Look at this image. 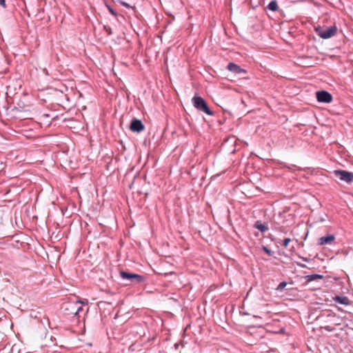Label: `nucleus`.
I'll list each match as a JSON object with an SVG mask.
<instances>
[{"label": "nucleus", "mask_w": 353, "mask_h": 353, "mask_svg": "<svg viewBox=\"0 0 353 353\" xmlns=\"http://www.w3.org/2000/svg\"><path fill=\"white\" fill-rule=\"evenodd\" d=\"M193 105L196 109L201 112H203L208 115H213V112L208 107L206 101L201 97L194 96L192 99Z\"/></svg>", "instance_id": "f257e3e1"}, {"label": "nucleus", "mask_w": 353, "mask_h": 353, "mask_svg": "<svg viewBox=\"0 0 353 353\" xmlns=\"http://www.w3.org/2000/svg\"><path fill=\"white\" fill-rule=\"evenodd\" d=\"M315 32L321 38L327 39L336 34L337 28L335 26L327 27L325 29L319 26L315 28Z\"/></svg>", "instance_id": "f03ea898"}, {"label": "nucleus", "mask_w": 353, "mask_h": 353, "mask_svg": "<svg viewBox=\"0 0 353 353\" xmlns=\"http://www.w3.org/2000/svg\"><path fill=\"white\" fill-rule=\"evenodd\" d=\"M120 275L123 279L128 280L135 284L141 283L145 281L144 276L138 274L121 271L120 272Z\"/></svg>", "instance_id": "7ed1b4c3"}, {"label": "nucleus", "mask_w": 353, "mask_h": 353, "mask_svg": "<svg viewBox=\"0 0 353 353\" xmlns=\"http://www.w3.org/2000/svg\"><path fill=\"white\" fill-rule=\"evenodd\" d=\"M335 176L339 177L340 180L350 183L353 181V172L343 170H336L333 172Z\"/></svg>", "instance_id": "20e7f679"}, {"label": "nucleus", "mask_w": 353, "mask_h": 353, "mask_svg": "<svg viewBox=\"0 0 353 353\" xmlns=\"http://www.w3.org/2000/svg\"><path fill=\"white\" fill-rule=\"evenodd\" d=\"M316 99L321 103H330L332 101V94L325 90L317 91L316 92Z\"/></svg>", "instance_id": "39448f33"}, {"label": "nucleus", "mask_w": 353, "mask_h": 353, "mask_svg": "<svg viewBox=\"0 0 353 353\" xmlns=\"http://www.w3.org/2000/svg\"><path fill=\"white\" fill-rule=\"evenodd\" d=\"M144 128L145 126L141 120L136 118L132 119L130 125V129L131 131L139 133L143 131Z\"/></svg>", "instance_id": "423d86ee"}, {"label": "nucleus", "mask_w": 353, "mask_h": 353, "mask_svg": "<svg viewBox=\"0 0 353 353\" xmlns=\"http://www.w3.org/2000/svg\"><path fill=\"white\" fill-rule=\"evenodd\" d=\"M335 236L334 234H329L325 236H322L318 239V245H323L327 244H332L334 242Z\"/></svg>", "instance_id": "0eeeda50"}, {"label": "nucleus", "mask_w": 353, "mask_h": 353, "mask_svg": "<svg viewBox=\"0 0 353 353\" xmlns=\"http://www.w3.org/2000/svg\"><path fill=\"white\" fill-rule=\"evenodd\" d=\"M227 69L234 74L246 73L245 70L241 68L239 65L234 63H228Z\"/></svg>", "instance_id": "6e6552de"}, {"label": "nucleus", "mask_w": 353, "mask_h": 353, "mask_svg": "<svg viewBox=\"0 0 353 353\" xmlns=\"http://www.w3.org/2000/svg\"><path fill=\"white\" fill-rule=\"evenodd\" d=\"M333 300L339 304L344 305H349L351 304V301L350 299L345 296H335L333 297Z\"/></svg>", "instance_id": "1a4fd4ad"}, {"label": "nucleus", "mask_w": 353, "mask_h": 353, "mask_svg": "<svg viewBox=\"0 0 353 353\" xmlns=\"http://www.w3.org/2000/svg\"><path fill=\"white\" fill-rule=\"evenodd\" d=\"M79 301H77L69 305L70 309H72V313L74 314V316H77L79 312L82 310V307L79 305Z\"/></svg>", "instance_id": "9d476101"}, {"label": "nucleus", "mask_w": 353, "mask_h": 353, "mask_svg": "<svg viewBox=\"0 0 353 353\" xmlns=\"http://www.w3.org/2000/svg\"><path fill=\"white\" fill-rule=\"evenodd\" d=\"M323 279V276L321 274H309V275H307L305 276V279L306 282H312L316 279Z\"/></svg>", "instance_id": "9b49d317"}, {"label": "nucleus", "mask_w": 353, "mask_h": 353, "mask_svg": "<svg viewBox=\"0 0 353 353\" xmlns=\"http://www.w3.org/2000/svg\"><path fill=\"white\" fill-rule=\"evenodd\" d=\"M254 226L261 232H265L268 230V227L259 221H256Z\"/></svg>", "instance_id": "f8f14e48"}, {"label": "nucleus", "mask_w": 353, "mask_h": 353, "mask_svg": "<svg viewBox=\"0 0 353 353\" xmlns=\"http://www.w3.org/2000/svg\"><path fill=\"white\" fill-rule=\"evenodd\" d=\"M267 8L271 11H276L278 10V5L276 1H271L268 5Z\"/></svg>", "instance_id": "ddd939ff"}, {"label": "nucleus", "mask_w": 353, "mask_h": 353, "mask_svg": "<svg viewBox=\"0 0 353 353\" xmlns=\"http://www.w3.org/2000/svg\"><path fill=\"white\" fill-rule=\"evenodd\" d=\"M70 303H67V304H65L64 305V310L65 311H68V312H65V314H67V315H73L74 316V314L72 313V309H70L69 305Z\"/></svg>", "instance_id": "4468645a"}, {"label": "nucleus", "mask_w": 353, "mask_h": 353, "mask_svg": "<svg viewBox=\"0 0 353 353\" xmlns=\"http://www.w3.org/2000/svg\"><path fill=\"white\" fill-rule=\"evenodd\" d=\"M262 250L270 256H272L274 254V252L270 250L266 246H263Z\"/></svg>", "instance_id": "2eb2a0df"}, {"label": "nucleus", "mask_w": 353, "mask_h": 353, "mask_svg": "<svg viewBox=\"0 0 353 353\" xmlns=\"http://www.w3.org/2000/svg\"><path fill=\"white\" fill-rule=\"evenodd\" d=\"M286 285H287V283L285 281L281 282L278 285V286L276 288V290L282 291Z\"/></svg>", "instance_id": "dca6fc26"}, {"label": "nucleus", "mask_w": 353, "mask_h": 353, "mask_svg": "<svg viewBox=\"0 0 353 353\" xmlns=\"http://www.w3.org/2000/svg\"><path fill=\"white\" fill-rule=\"evenodd\" d=\"M135 328H137V332L139 334L140 336H142L145 334L142 327L140 325L136 326Z\"/></svg>", "instance_id": "f3484780"}, {"label": "nucleus", "mask_w": 353, "mask_h": 353, "mask_svg": "<svg viewBox=\"0 0 353 353\" xmlns=\"http://www.w3.org/2000/svg\"><path fill=\"white\" fill-rule=\"evenodd\" d=\"M291 241V239L290 238H285L283 239V247L285 248H287L290 243V242Z\"/></svg>", "instance_id": "a211bd4d"}, {"label": "nucleus", "mask_w": 353, "mask_h": 353, "mask_svg": "<svg viewBox=\"0 0 353 353\" xmlns=\"http://www.w3.org/2000/svg\"><path fill=\"white\" fill-rule=\"evenodd\" d=\"M119 3H120L121 5H122L124 7H126L128 8H133L129 3H128L125 2V1H119Z\"/></svg>", "instance_id": "6ab92c4d"}, {"label": "nucleus", "mask_w": 353, "mask_h": 353, "mask_svg": "<svg viewBox=\"0 0 353 353\" xmlns=\"http://www.w3.org/2000/svg\"><path fill=\"white\" fill-rule=\"evenodd\" d=\"M108 10L110 11V12L114 15V17H117V13L115 12V10L114 9H112L110 6H108Z\"/></svg>", "instance_id": "aec40b11"}, {"label": "nucleus", "mask_w": 353, "mask_h": 353, "mask_svg": "<svg viewBox=\"0 0 353 353\" xmlns=\"http://www.w3.org/2000/svg\"><path fill=\"white\" fill-rule=\"evenodd\" d=\"M0 5L2 6L3 8H5L6 7V1L0 0Z\"/></svg>", "instance_id": "412c9836"}, {"label": "nucleus", "mask_w": 353, "mask_h": 353, "mask_svg": "<svg viewBox=\"0 0 353 353\" xmlns=\"http://www.w3.org/2000/svg\"><path fill=\"white\" fill-rule=\"evenodd\" d=\"M327 316H334V314L333 312H327Z\"/></svg>", "instance_id": "4be33fe9"}, {"label": "nucleus", "mask_w": 353, "mask_h": 353, "mask_svg": "<svg viewBox=\"0 0 353 353\" xmlns=\"http://www.w3.org/2000/svg\"><path fill=\"white\" fill-rule=\"evenodd\" d=\"M324 328H325L326 330H327V331H332V329H331V328L330 327V326H325Z\"/></svg>", "instance_id": "5701e85b"}, {"label": "nucleus", "mask_w": 353, "mask_h": 353, "mask_svg": "<svg viewBox=\"0 0 353 353\" xmlns=\"http://www.w3.org/2000/svg\"><path fill=\"white\" fill-rule=\"evenodd\" d=\"M302 259H303L304 261H306V262H307V261H308V259H307V258L302 257Z\"/></svg>", "instance_id": "b1692460"}, {"label": "nucleus", "mask_w": 353, "mask_h": 353, "mask_svg": "<svg viewBox=\"0 0 353 353\" xmlns=\"http://www.w3.org/2000/svg\"><path fill=\"white\" fill-rule=\"evenodd\" d=\"M299 265L302 267V268H306V265H303V264H299Z\"/></svg>", "instance_id": "393cba45"}]
</instances>
